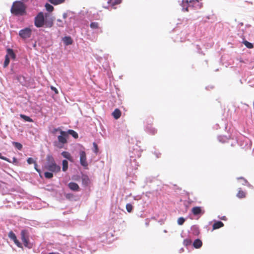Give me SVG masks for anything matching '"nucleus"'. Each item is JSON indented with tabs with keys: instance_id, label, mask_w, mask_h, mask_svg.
I'll return each mask as SVG.
<instances>
[{
	"instance_id": "nucleus-1",
	"label": "nucleus",
	"mask_w": 254,
	"mask_h": 254,
	"mask_svg": "<svg viewBox=\"0 0 254 254\" xmlns=\"http://www.w3.org/2000/svg\"><path fill=\"white\" fill-rule=\"evenodd\" d=\"M135 152L129 151V159L126 160L125 165L127 167V174L128 176H132L135 174L138 165L136 162V158H139L141 156V152L137 149H133Z\"/></svg>"
},
{
	"instance_id": "nucleus-2",
	"label": "nucleus",
	"mask_w": 254,
	"mask_h": 254,
	"mask_svg": "<svg viewBox=\"0 0 254 254\" xmlns=\"http://www.w3.org/2000/svg\"><path fill=\"white\" fill-rule=\"evenodd\" d=\"M26 5L21 0H16L13 2L10 9L11 13L16 16H23L26 14Z\"/></svg>"
},
{
	"instance_id": "nucleus-3",
	"label": "nucleus",
	"mask_w": 254,
	"mask_h": 254,
	"mask_svg": "<svg viewBox=\"0 0 254 254\" xmlns=\"http://www.w3.org/2000/svg\"><path fill=\"white\" fill-rule=\"evenodd\" d=\"M58 136V140L53 142L54 146L59 149L63 148L64 145L67 143L68 133L66 131L62 130Z\"/></svg>"
},
{
	"instance_id": "nucleus-4",
	"label": "nucleus",
	"mask_w": 254,
	"mask_h": 254,
	"mask_svg": "<svg viewBox=\"0 0 254 254\" xmlns=\"http://www.w3.org/2000/svg\"><path fill=\"white\" fill-rule=\"evenodd\" d=\"M30 233L28 229H22L20 231V239L26 248L29 249L32 248L33 244L29 241Z\"/></svg>"
},
{
	"instance_id": "nucleus-5",
	"label": "nucleus",
	"mask_w": 254,
	"mask_h": 254,
	"mask_svg": "<svg viewBox=\"0 0 254 254\" xmlns=\"http://www.w3.org/2000/svg\"><path fill=\"white\" fill-rule=\"evenodd\" d=\"M47 13L45 14L42 11L39 12L34 18V25L37 28H41L44 26L45 18L47 17Z\"/></svg>"
},
{
	"instance_id": "nucleus-6",
	"label": "nucleus",
	"mask_w": 254,
	"mask_h": 254,
	"mask_svg": "<svg viewBox=\"0 0 254 254\" xmlns=\"http://www.w3.org/2000/svg\"><path fill=\"white\" fill-rule=\"evenodd\" d=\"M32 30L29 27H25L19 30L18 35L22 39H27L31 37Z\"/></svg>"
},
{
	"instance_id": "nucleus-7",
	"label": "nucleus",
	"mask_w": 254,
	"mask_h": 254,
	"mask_svg": "<svg viewBox=\"0 0 254 254\" xmlns=\"http://www.w3.org/2000/svg\"><path fill=\"white\" fill-rule=\"evenodd\" d=\"M79 155L80 157V164L85 169H87L88 164L87 161L86 153L84 149H80L79 152Z\"/></svg>"
},
{
	"instance_id": "nucleus-8",
	"label": "nucleus",
	"mask_w": 254,
	"mask_h": 254,
	"mask_svg": "<svg viewBox=\"0 0 254 254\" xmlns=\"http://www.w3.org/2000/svg\"><path fill=\"white\" fill-rule=\"evenodd\" d=\"M45 168L48 171L55 174L60 172L61 170V166L57 164L56 163H52L51 164H49L47 166H45Z\"/></svg>"
},
{
	"instance_id": "nucleus-9",
	"label": "nucleus",
	"mask_w": 254,
	"mask_h": 254,
	"mask_svg": "<svg viewBox=\"0 0 254 254\" xmlns=\"http://www.w3.org/2000/svg\"><path fill=\"white\" fill-rule=\"evenodd\" d=\"M8 236L9 238L13 241L16 246L20 248H23L22 244L17 239L16 236L12 231L8 233Z\"/></svg>"
},
{
	"instance_id": "nucleus-10",
	"label": "nucleus",
	"mask_w": 254,
	"mask_h": 254,
	"mask_svg": "<svg viewBox=\"0 0 254 254\" xmlns=\"http://www.w3.org/2000/svg\"><path fill=\"white\" fill-rule=\"evenodd\" d=\"M90 27L95 30L94 32L96 34L103 32L102 28L99 27V24L97 22H91L90 24Z\"/></svg>"
},
{
	"instance_id": "nucleus-11",
	"label": "nucleus",
	"mask_w": 254,
	"mask_h": 254,
	"mask_svg": "<svg viewBox=\"0 0 254 254\" xmlns=\"http://www.w3.org/2000/svg\"><path fill=\"white\" fill-rule=\"evenodd\" d=\"M15 78L22 86H27L28 82H27L26 77H25L24 76L21 75V74H18V75H16Z\"/></svg>"
},
{
	"instance_id": "nucleus-12",
	"label": "nucleus",
	"mask_w": 254,
	"mask_h": 254,
	"mask_svg": "<svg viewBox=\"0 0 254 254\" xmlns=\"http://www.w3.org/2000/svg\"><path fill=\"white\" fill-rule=\"evenodd\" d=\"M81 179L82 185L84 187H87L90 183V180L87 175L81 173Z\"/></svg>"
},
{
	"instance_id": "nucleus-13",
	"label": "nucleus",
	"mask_w": 254,
	"mask_h": 254,
	"mask_svg": "<svg viewBox=\"0 0 254 254\" xmlns=\"http://www.w3.org/2000/svg\"><path fill=\"white\" fill-rule=\"evenodd\" d=\"M191 212L195 216L201 215L204 211L201 209V207L195 206L192 208Z\"/></svg>"
},
{
	"instance_id": "nucleus-14",
	"label": "nucleus",
	"mask_w": 254,
	"mask_h": 254,
	"mask_svg": "<svg viewBox=\"0 0 254 254\" xmlns=\"http://www.w3.org/2000/svg\"><path fill=\"white\" fill-rule=\"evenodd\" d=\"M69 189L73 191H78L80 190V187L75 182H70L67 185Z\"/></svg>"
},
{
	"instance_id": "nucleus-15",
	"label": "nucleus",
	"mask_w": 254,
	"mask_h": 254,
	"mask_svg": "<svg viewBox=\"0 0 254 254\" xmlns=\"http://www.w3.org/2000/svg\"><path fill=\"white\" fill-rule=\"evenodd\" d=\"M62 156L66 159V160L73 163L74 159L70 153L67 151H64L61 153Z\"/></svg>"
},
{
	"instance_id": "nucleus-16",
	"label": "nucleus",
	"mask_w": 254,
	"mask_h": 254,
	"mask_svg": "<svg viewBox=\"0 0 254 254\" xmlns=\"http://www.w3.org/2000/svg\"><path fill=\"white\" fill-rule=\"evenodd\" d=\"M190 234L195 236H197L200 234L199 227L196 225H192L190 228Z\"/></svg>"
},
{
	"instance_id": "nucleus-17",
	"label": "nucleus",
	"mask_w": 254,
	"mask_h": 254,
	"mask_svg": "<svg viewBox=\"0 0 254 254\" xmlns=\"http://www.w3.org/2000/svg\"><path fill=\"white\" fill-rule=\"evenodd\" d=\"M62 41L65 46L71 45L73 41L70 36H65L62 38Z\"/></svg>"
},
{
	"instance_id": "nucleus-18",
	"label": "nucleus",
	"mask_w": 254,
	"mask_h": 254,
	"mask_svg": "<svg viewBox=\"0 0 254 254\" xmlns=\"http://www.w3.org/2000/svg\"><path fill=\"white\" fill-rule=\"evenodd\" d=\"M214 224L212 226L213 230L219 229L224 226V223L219 220H214Z\"/></svg>"
},
{
	"instance_id": "nucleus-19",
	"label": "nucleus",
	"mask_w": 254,
	"mask_h": 254,
	"mask_svg": "<svg viewBox=\"0 0 254 254\" xmlns=\"http://www.w3.org/2000/svg\"><path fill=\"white\" fill-rule=\"evenodd\" d=\"M53 19L52 18H47V17L45 18L44 21V26L46 28H51L53 26Z\"/></svg>"
},
{
	"instance_id": "nucleus-20",
	"label": "nucleus",
	"mask_w": 254,
	"mask_h": 254,
	"mask_svg": "<svg viewBox=\"0 0 254 254\" xmlns=\"http://www.w3.org/2000/svg\"><path fill=\"white\" fill-rule=\"evenodd\" d=\"M5 56H7L8 57L11 58L13 60H15L16 57L13 50L9 48L6 49V55Z\"/></svg>"
},
{
	"instance_id": "nucleus-21",
	"label": "nucleus",
	"mask_w": 254,
	"mask_h": 254,
	"mask_svg": "<svg viewBox=\"0 0 254 254\" xmlns=\"http://www.w3.org/2000/svg\"><path fill=\"white\" fill-rule=\"evenodd\" d=\"M145 130L146 132L151 134H154L157 132V130L150 124L146 125L145 127Z\"/></svg>"
},
{
	"instance_id": "nucleus-22",
	"label": "nucleus",
	"mask_w": 254,
	"mask_h": 254,
	"mask_svg": "<svg viewBox=\"0 0 254 254\" xmlns=\"http://www.w3.org/2000/svg\"><path fill=\"white\" fill-rule=\"evenodd\" d=\"M202 246V241L200 239H196L194 240L192 243V246L195 249H199Z\"/></svg>"
},
{
	"instance_id": "nucleus-23",
	"label": "nucleus",
	"mask_w": 254,
	"mask_h": 254,
	"mask_svg": "<svg viewBox=\"0 0 254 254\" xmlns=\"http://www.w3.org/2000/svg\"><path fill=\"white\" fill-rule=\"evenodd\" d=\"M56 163L55 160L53 156L51 154H48L46 156V163L45 166H47L49 164Z\"/></svg>"
},
{
	"instance_id": "nucleus-24",
	"label": "nucleus",
	"mask_w": 254,
	"mask_h": 254,
	"mask_svg": "<svg viewBox=\"0 0 254 254\" xmlns=\"http://www.w3.org/2000/svg\"><path fill=\"white\" fill-rule=\"evenodd\" d=\"M112 116L116 120L119 119L121 116V112L120 109H116L112 113Z\"/></svg>"
},
{
	"instance_id": "nucleus-25",
	"label": "nucleus",
	"mask_w": 254,
	"mask_h": 254,
	"mask_svg": "<svg viewBox=\"0 0 254 254\" xmlns=\"http://www.w3.org/2000/svg\"><path fill=\"white\" fill-rule=\"evenodd\" d=\"M122 0H108L107 3L111 6L114 7L116 5L122 2Z\"/></svg>"
},
{
	"instance_id": "nucleus-26",
	"label": "nucleus",
	"mask_w": 254,
	"mask_h": 254,
	"mask_svg": "<svg viewBox=\"0 0 254 254\" xmlns=\"http://www.w3.org/2000/svg\"><path fill=\"white\" fill-rule=\"evenodd\" d=\"M19 116H20V118L21 119H23L25 122H29V123L33 122V119L28 116H26L24 114H20Z\"/></svg>"
},
{
	"instance_id": "nucleus-27",
	"label": "nucleus",
	"mask_w": 254,
	"mask_h": 254,
	"mask_svg": "<svg viewBox=\"0 0 254 254\" xmlns=\"http://www.w3.org/2000/svg\"><path fill=\"white\" fill-rule=\"evenodd\" d=\"M230 138V136L228 135H219L218 136V140L222 143L225 142L227 140Z\"/></svg>"
},
{
	"instance_id": "nucleus-28",
	"label": "nucleus",
	"mask_w": 254,
	"mask_h": 254,
	"mask_svg": "<svg viewBox=\"0 0 254 254\" xmlns=\"http://www.w3.org/2000/svg\"><path fill=\"white\" fill-rule=\"evenodd\" d=\"M68 168V160L64 159L62 161V170L64 172H66Z\"/></svg>"
},
{
	"instance_id": "nucleus-29",
	"label": "nucleus",
	"mask_w": 254,
	"mask_h": 254,
	"mask_svg": "<svg viewBox=\"0 0 254 254\" xmlns=\"http://www.w3.org/2000/svg\"><path fill=\"white\" fill-rule=\"evenodd\" d=\"M66 132L68 135H71L74 138H77L78 137V133L74 130L72 129H68Z\"/></svg>"
},
{
	"instance_id": "nucleus-30",
	"label": "nucleus",
	"mask_w": 254,
	"mask_h": 254,
	"mask_svg": "<svg viewBox=\"0 0 254 254\" xmlns=\"http://www.w3.org/2000/svg\"><path fill=\"white\" fill-rule=\"evenodd\" d=\"M238 179L241 180V183L242 185H244V186L246 185L250 188L252 187V185L244 178L241 177L238 178Z\"/></svg>"
},
{
	"instance_id": "nucleus-31",
	"label": "nucleus",
	"mask_w": 254,
	"mask_h": 254,
	"mask_svg": "<svg viewBox=\"0 0 254 254\" xmlns=\"http://www.w3.org/2000/svg\"><path fill=\"white\" fill-rule=\"evenodd\" d=\"M242 43H243L245 46L249 49H252L254 48V44L246 40H243Z\"/></svg>"
},
{
	"instance_id": "nucleus-32",
	"label": "nucleus",
	"mask_w": 254,
	"mask_h": 254,
	"mask_svg": "<svg viewBox=\"0 0 254 254\" xmlns=\"http://www.w3.org/2000/svg\"><path fill=\"white\" fill-rule=\"evenodd\" d=\"M54 173L50 171H47L44 173V177L47 179H51L53 178Z\"/></svg>"
},
{
	"instance_id": "nucleus-33",
	"label": "nucleus",
	"mask_w": 254,
	"mask_h": 254,
	"mask_svg": "<svg viewBox=\"0 0 254 254\" xmlns=\"http://www.w3.org/2000/svg\"><path fill=\"white\" fill-rule=\"evenodd\" d=\"M237 196L239 198H245L246 197V193L242 191L240 188L237 194Z\"/></svg>"
},
{
	"instance_id": "nucleus-34",
	"label": "nucleus",
	"mask_w": 254,
	"mask_h": 254,
	"mask_svg": "<svg viewBox=\"0 0 254 254\" xmlns=\"http://www.w3.org/2000/svg\"><path fill=\"white\" fill-rule=\"evenodd\" d=\"M52 4L56 5L63 3L65 0H48Z\"/></svg>"
},
{
	"instance_id": "nucleus-35",
	"label": "nucleus",
	"mask_w": 254,
	"mask_h": 254,
	"mask_svg": "<svg viewBox=\"0 0 254 254\" xmlns=\"http://www.w3.org/2000/svg\"><path fill=\"white\" fill-rule=\"evenodd\" d=\"M12 143L13 145L18 150H21L22 149V145L20 143L18 142L13 141V142H12Z\"/></svg>"
},
{
	"instance_id": "nucleus-36",
	"label": "nucleus",
	"mask_w": 254,
	"mask_h": 254,
	"mask_svg": "<svg viewBox=\"0 0 254 254\" xmlns=\"http://www.w3.org/2000/svg\"><path fill=\"white\" fill-rule=\"evenodd\" d=\"M62 129L60 127H58L57 128H54L52 130H51V133L54 135H56L58 132H61V131H62Z\"/></svg>"
},
{
	"instance_id": "nucleus-37",
	"label": "nucleus",
	"mask_w": 254,
	"mask_h": 254,
	"mask_svg": "<svg viewBox=\"0 0 254 254\" xmlns=\"http://www.w3.org/2000/svg\"><path fill=\"white\" fill-rule=\"evenodd\" d=\"M10 62V59L7 56H5V59L3 63V66L4 68L6 67Z\"/></svg>"
},
{
	"instance_id": "nucleus-38",
	"label": "nucleus",
	"mask_w": 254,
	"mask_h": 254,
	"mask_svg": "<svg viewBox=\"0 0 254 254\" xmlns=\"http://www.w3.org/2000/svg\"><path fill=\"white\" fill-rule=\"evenodd\" d=\"M192 244V241L190 239H186L183 241V244L186 247L190 246Z\"/></svg>"
},
{
	"instance_id": "nucleus-39",
	"label": "nucleus",
	"mask_w": 254,
	"mask_h": 254,
	"mask_svg": "<svg viewBox=\"0 0 254 254\" xmlns=\"http://www.w3.org/2000/svg\"><path fill=\"white\" fill-rule=\"evenodd\" d=\"M93 151L94 152V153L95 154H97L99 152V148H98V146L97 145V144L94 142L93 143Z\"/></svg>"
},
{
	"instance_id": "nucleus-40",
	"label": "nucleus",
	"mask_w": 254,
	"mask_h": 254,
	"mask_svg": "<svg viewBox=\"0 0 254 254\" xmlns=\"http://www.w3.org/2000/svg\"><path fill=\"white\" fill-rule=\"evenodd\" d=\"M45 8L48 12H52L54 8L53 5L48 3H46Z\"/></svg>"
},
{
	"instance_id": "nucleus-41",
	"label": "nucleus",
	"mask_w": 254,
	"mask_h": 254,
	"mask_svg": "<svg viewBox=\"0 0 254 254\" xmlns=\"http://www.w3.org/2000/svg\"><path fill=\"white\" fill-rule=\"evenodd\" d=\"M126 208L127 211L128 212L131 213L132 211L133 206H132V205L131 203H127L126 204Z\"/></svg>"
},
{
	"instance_id": "nucleus-42",
	"label": "nucleus",
	"mask_w": 254,
	"mask_h": 254,
	"mask_svg": "<svg viewBox=\"0 0 254 254\" xmlns=\"http://www.w3.org/2000/svg\"><path fill=\"white\" fill-rule=\"evenodd\" d=\"M155 179L154 177H148L146 178L145 181V183L146 185H147L148 183H152L155 181Z\"/></svg>"
},
{
	"instance_id": "nucleus-43",
	"label": "nucleus",
	"mask_w": 254,
	"mask_h": 254,
	"mask_svg": "<svg viewBox=\"0 0 254 254\" xmlns=\"http://www.w3.org/2000/svg\"><path fill=\"white\" fill-rule=\"evenodd\" d=\"M186 220V219L183 217L179 218L177 221L178 224L179 225H182L185 223Z\"/></svg>"
},
{
	"instance_id": "nucleus-44",
	"label": "nucleus",
	"mask_w": 254,
	"mask_h": 254,
	"mask_svg": "<svg viewBox=\"0 0 254 254\" xmlns=\"http://www.w3.org/2000/svg\"><path fill=\"white\" fill-rule=\"evenodd\" d=\"M74 194L72 193H66L65 194V197L69 200H72L74 198Z\"/></svg>"
},
{
	"instance_id": "nucleus-45",
	"label": "nucleus",
	"mask_w": 254,
	"mask_h": 254,
	"mask_svg": "<svg viewBox=\"0 0 254 254\" xmlns=\"http://www.w3.org/2000/svg\"><path fill=\"white\" fill-rule=\"evenodd\" d=\"M27 162L29 164H34L35 162H36L33 158L32 157H29L27 159Z\"/></svg>"
},
{
	"instance_id": "nucleus-46",
	"label": "nucleus",
	"mask_w": 254,
	"mask_h": 254,
	"mask_svg": "<svg viewBox=\"0 0 254 254\" xmlns=\"http://www.w3.org/2000/svg\"><path fill=\"white\" fill-rule=\"evenodd\" d=\"M0 159H2L3 160L6 161V162H9V163L11 162V160L9 159L6 158V157L3 156L2 155L1 153H0Z\"/></svg>"
},
{
	"instance_id": "nucleus-47",
	"label": "nucleus",
	"mask_w": 254,
	"mask_h": 254,
	"mask_svg": "<svg viewBox=\"0 0 254 254\" xmlns=\"http://www.w3.org/2000/svg\"><path fill=\"white\" fill-rule=\"evenodd\" d=\"M34 169L39 174H41V171L40 169L38 168V165L36 162H35L34 164ZM40 176L41 177V175Z\"/></svg>"
},
{
	"instance_id": "nucleus-48",
	"label": "nucleus",
	"mask_w": 254,
	"mask_h": 254,
	"mask_svg": "<svg viewBox=\"0 0 254 254\" xmlns=\"http://www.w3.org/2000/svg\"><path fill=\"white\" fill-rule=\"evenodd\" d=\"M10 163H12L13 164H14L15 165H17L18 163V161L16 157H13L12 158V162L11 161Z\"/></svg>"
},
{
	"instance_id": "nucleus-49",
	"label": "nucleus",
	"mask_w": 254,
	"mask_h": 254,
	"mask_svg": "<svg viewBox=\"0 0 254 254\" xmlns=\"http://www.w3.org/2000/svg\"><path fill=\"white\" fill-rule=\"evenodd\" d=\"M51 89L52 91H53L55 92V94H58V90L55 87L52 86L51 87Z\"/></svg>"
},
{
	"instance_id": "nucleus-50",
	"label": "nucleus",
	"mask_w": 254,
	"mask_h": 254,
	"mask_svg": "<svg viewBox=\"0 0 254 254\" xmlns=\"http://www.w3.org/2000/svg\"><path fill=\"white\" fill-rule=\"evenodd\" d=\"M57 21L59 22V23H61L60 24H58V25L60 27H63L64 25H63V21L62 20H61L60 19H58L57 20Z\"/></svg>"
},
{
	"instance_id": "nucleus-51",
	"label": "nucleus",
	"mask_w": 254,
	"mask_h": 254,
	"mask_svg": "<svg viewBox=\"0 0 254 254\" xmlns=\"http://www.w3.org/2000/svg\"><path fill=\"white\" fill-rule=\"evenodd\" d=\"M218 218L221 220H226L227 218H226V217L225 216H223L221 217H220L219 216H218Z\"/></svg>"
},
{
	"instance_id": "nucleus-52",
	"label": "nucleus",
	"mask_w": 254,
	"mask_h": 254,
	"mask_svg": "<svg viewBox=\"0 0 254 254\" xmlns=\"http://www.w3.org/2000/svg\"><path fill=\"white\" fill-rule=\"evenodd\" d=\"M63 17L64 19H65L67 17V13H64L63 15Z\"/></svg>"
},
{
	"instance_id": "nucleus-53",
	"label": "nucleus",
	"mask_w": 254,
	"mask_h": 254,
	"mask_svg": "<svg viewBox=\"0 0 254 254\" xmlns=\"http://www.w3.org/2000/svg\"><path fill=\"white\" fill-rule=\"evenodd\" d=\"M155 155H156V156L157 158H159V155H160V153L158 154L157 153H155Z\"/></svg>"
},
{
	"instance_id": "nucleus-54",
	"label": "nucleus",
	"mask_w": 254,
	"mask_h": 254,
	"mask_svg": "<svg viewBox=\"0 0 254 254\" xmlns=\"http://www.w3.org/2000/svg\"><path fill=\"white\" fill-rule=\"evenodd\" d=\"M184 251V249L183 248H181L180 250V253H182V252Z\"/></svg>"
},
{
	"instance_id": "nucleus-55",
	"label": "nucleus",
	"mask_w": 254,
	"mask_h": 254,
	"mask_svg": "<svg viewBox=\"0 0 254 254\" xmlns=\"http://www.w3.org/2000/svg\"><path fill=\"white\" fill-rule=\"evenodd\" d=\"M145 225H146V226H148L149 225V222H146V223H145Z\"/></svg>"
},
{
	"instance_id": "nucleus-56",
	"label": "nucleus",
	"mask_w": 254,
	"mask_h": 254,
	"mask_svg": "<svg viewBox=\"0 0 254 254\" xmlns=\"http://www.w3.org/2000/svg\"><path fill=\"white\" fill-rule=\"evenodd\" d=\"M163 232H164V233H167V230H164L163 231Z\"/></svg>"
},
{
	"instance_id": "nucleus-57",
	"label": "nucleus",
	"mask_w": 254,
	"mask_h": 254,
	"mask_svg": "<svg viewBox=\"0 0 254 254\" xmlns=\"http://www.w3.org/2000/svg\"><path fill=\"white\" fill-rule=\"evenodd\" d=\"M208 87H209V86H208V87H206V89H208Z\"/></svg>"
},
{
	"instance_id": "nucleus-58",
	"label": "nucleus",
	"mask_w": 254,
	"mask_h": 254,
	"mask_svg": "<svg viewBox=\"0 0 254 254\" xmlns=\"http://www.w3.org/2000/svg\"><path fill=\"white\" fill-rule=\"evenodd\" d=\"M207 19H209V16H207Z\"/></svg>"
}]
</instances>
